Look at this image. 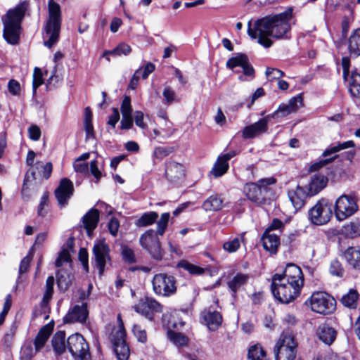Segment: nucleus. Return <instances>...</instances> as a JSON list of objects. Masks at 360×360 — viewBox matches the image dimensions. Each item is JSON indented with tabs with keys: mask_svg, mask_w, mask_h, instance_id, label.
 <instances>
[{
	"mask_svg": "<svg viewBox=\"0 0 360 360\" xmlns=\"http://www.w3.org/2000/svg\"><path fill=\"white\" fill-rule=\"evenodd\" d=\"M292 17V10L288 8L283 13L258 19L253 24L249 21L248 34L251 39H257V42L264 48H269L273 45L271 37L275 39L290 38V20Z\"/></svg>",
	"mask_w": 360,
	"mask_h": 360,
	"instance_id": "1",
	"label": "nucleus"
},
{
	"mask_svg": "<svg viewBox=\"0 0 360 360\" xmlns=\"http://www.w3.org/2000/svg\"><path fill=\"white\" fill-rule=\"evenodd\" d=\"M28 8V1H23L13 9L8 10L6 15L2 18L3 37L7 43L11 45L19 43L21 23Z\"/></svg>",
	"mask_w": 360,
	"mask_h": 360,
	"instance_id": "2",
	"label": "nucleus"
},
{
	"mask_svg": "<svg viewBox=\"0 0 360 360\" xmlns=\"http://www.w3.org/2000/svg\"><path fill=\"white\" fill-rule=\"evenodd\" d=\"M48 11L49 18L44 28V44L48 48H51L58 41L61 25V11L59 4L53 0L49 1Z\"/></svg>",
	"mask_w": 360,
	"mask_h": 360,
	"instance_id": "3",
	"label": "nucleus"
},
{
	"mask_svg": "<svg viewBox=\"0 0 360 360\" xmlns=\"http://www.w3.org/2000/svg\"><path fill=\"white\" fill-rule=\"evenodd\" d=\"M274 177L264 178L257 182L247 183L243 186V192L247 198L257 204H264L270 199L273 193L272 186L275 185Z\"/></svg>",
	"mask_w": 360,
	"mask_h": 360,
	"instance_id": "4",
	"label": "nucleus"
},
{
	"mask_svg": "<svg viewBox=\"0 0 360 360\" xmlns=\"http://www.w3.org/2000/svg\"><path fill=\"white\" fill-rule=\"evenodd\" d=\"M302 286L292 281H285L279 274H274L272 278V293L281 303L288 304L293 301L300 295Z\"/></svg>",
	"mask_w": 360,
	"mask_h": 360,
	"instance_id": "5",
	"label": "nucleus"
},
{
	"mask_svg": "<svg viewBox=\"0 0 360 360\" xmlns=\"http://www.w3.org/2000/svg\"><path fill=\"white\" fill-rule=\"evenodd\" d=\"M118 326L112 329L109 340L117 360H128L130 356L129 347L127 343V334L121 315H117Z\"/></svg>",
	"mask_w": 360,
	"mask_h": 360,
	"instance_id": "6",
	"label": "nucleus"
},
{
	"mask_svg": "<svg viewBox=\"0 0 360 360\" xmlns=\"http://www.w3.org/2000/svg\"><path fill=\"white\" fill-rule=\"evenodd\" d=\"M305 304L318 314L327 315L333 313L336 308V301L329 294L317 291L305 301Z\"/></svg>",
	"mask_w": 360,
	"mask_h": 360,
	"instance_id": "7",
	"label": "nucleus"
},
{
	"mask_svg": "<svg viewBox=\"0 0 360 360\" xmlns=\"http://www.w3.org/2000/svg\"><path fill=\"white\" fill-rule=\"evenodd\" d=\"M297 343L291 334L282 333L274 349L276 360H294Z\"/></svg>",
	"mask_w": 360,
	"mask_h": 360,
	"instance_id": "8",
	"label": "nucleus"
},
{
	"mask_svg": "<svg viewBox=\"0 0 360 360\" xmlns=\"http://www.w3.org/2000/svg\"><path fill=\"white\" fill-rule=\"evenodd\" d=\"M359 209L356 198L351 194H342L335 200V215L338 221H343L354 214Z\"/></svg>",
	"mask_w": 360,
	"mask_h": 360,
	"instance_id": "9",
	"label": "nucleus"
},
{
	"mask_svg": "<svg viewBox=\"0 0 360 360\" xmlns=\"http://www.w3.org/2000/svg\"><path fill=\"white\" fill-rule=\"evenodd\" d=\"M67 348L75 360L90 359L89 345L84 337L79 333L69 336L67 340Z\"/></svg>",
	"mask_w": 360,
	"mask_h": 360,
	"instance_id": "10",
	"label": "nucleus"
},
{
	"mask_svg": "<svg viewBox=\"0 0 360 360\" xmlns=\"http://www.w3.org/2000/svg\"><path fill=\"white\" fill-rule=\"evenodd\" d=\"M153 289L158 295L169 297L176 291V279L169 274H158L152 280Z\"/></svg>",
	"mask_w": 360,
	"mask_h": 360,
	"instance_id": "11",
	"label": "nucleus"
},
{
	"mask_svg": "<svg viewBox=\"0 0 360 360\" xmlns=\"http://www.w3.org/2000/svg\"><path fill=\"white\" fill-rule=\"evenodd\" d=\"M158 235L154 230L148 229L141 236L139 242L154 259L159 261L163 257V250Z\"/></svg>",
	"mask_w": 360,
	"mask_h": 360,
	"instance_id": "12",
	"label": "nucleus"
},
{
	"mask_svg": "<svg viewBox=\"0 0 360 360\" xmlns=\"http://www.w3.org/2000/svg\"><path fill=\"white\" fill-rule=\"evenodd\" d=\"M331 205L324 199L319 200L309 211V219L315 225L327 224L332 217Z\"/></svg>",
	"mask_w": 360,
	"mask_h": 360,
	"instance_id": "13",
	"label": "nucleus"
},
{
	"mask_svg": "<svg viewBox=\"0 0 360 360\" xmlns=\"http://www.w3.org/2000/svg\"><path fill=\"white\" fill-rule=\"evenodd\" d=\"M110 247L104 239L96 241L93 247L94 266L102 276L107 262L110 261Z\"/></svg>",
	"mask_w": 360,
	"mask_h": 360,
	"instance_id": "14",
	"label": "nucleus"
},
{
	"mask_svg": "<svg viewBox=\"0 0 360 360\" xmlns=\"http://www.w3.org/2000/svg\"><path fill=\"white\" fill-rule=\"evenodd\" d=\"M134 310L148 319H153L154 313H160L162 306L160 303L152 297L141 299L134 307Z\"/></svg>",
	"mask_w": 360,
	"mask_h": 360,
	"instance_id": "15",
	"label": "nucleus"
},
{
	"mask_svg": "<svg viewBox=\"0 0 360 360\" xmlns=\"http://www.w3.org/2000/svg\"><path fill=\"white\" fill-rule=\"evenodd\" d=\"M54 278L50 276L47 278L46 281V290L43 295V298L40 302V310H34L33 314L35 317L45 315L44 319H48L50 311L49 302L52 298L53 294Z\"/></svg>",
	"mask_w": 360,
	"mask_h": 360,
	"instance_id": "16",
	"label": "nucleus"
},
{
	"mask_svg": "<svg viewBox=\"0 0 360 360\" xmlns=\"http://www.w3.org/2000/svg\"><path fill=\"white\" fill-rule=\"evenodd\" d=\"M74 186L68 178H63L60 181L58 186L55 190L54 194L60 207L68 205L69 199L73 195Z\"/></svg>",
	"mask_w": 360,
	"mask_h": 360,
	"instance_id": "17",
	"label": "nucleus"
},
{
	"mask_svg": "<svg viewBox=\"0 0 360 360\" xmlns=\"http://www.w3.org/2000/svg\"><path fill=\"white\" fill-rule=\"evenodd\" d=\"M236 155V153L232 151L219 156L211 171L209 172L208 176L210 178H219L225 174L229 168V160Z\"/></svg>",
	"mask_w": 360,
	"mask_h": 360,
	"instance_id": "18",
	"label": "nucleus"
},
{
	"mask_svg": "<svg viewBox=\"0 0 360 360\" xmlns=\"http://www.w3.org/2000/svg\"><path fill=\"white\" fill-rule=\"evenodd\" d=\"M88 315L87 304L82 303V305H75L72 307L63 318V321L65 323L76 322L84 323L86 322Z\"/></svg>",
	"mask_w": 360,
	"mask_h": 360,
	"instance_id": "19",
	"label": "nucleus"
},
{
	"mask_svg": "<svg viewBox=\"0 0 360 360\" xmlns=\"http://www.w3.org/2000/svg\"><path fill=\"white\" fill-rule=\"evenodd\" d=\"M302 97L298 95L290 99L288 103H281L278 109L269 117H283L295 112L302 105Z\"/></svg>",
	"mask_w": 360,
	"mask_h": 360,
	"instance_id": "20",
	"label": "nucleus"
},
{
	"mask_svg": "<svg viewBox=\"0 0 360 360\" xmlns=\"http://www.w3.org/2000/svg\"><path fill=\"white\" fill-rule=\"evenodd\" d=\"M288 196L295 211L300 210L304 205L306 199L310 197L306 188L300 185L295 188L289 189Z\"/></svg>",
	"mask_w": 360,
	"mask_h": 360,
	"instance_id": "21",
	"label": "nucleus"
},
{
	"mask_svg": "<svg viewBox=\"0 0 360 360\" xmlns=\"http://www.w3.org/2000/svg\"><path fill=\"white\" fill-rule=\"evenodd\" d=\"M185 176L184 166L175 161H169L165 167V176L173 184H178Z\"/></svg>",
	"mask_w": 360,
	"mask_h": 360,
	"instance_id": "22",
	"label": "nucleus"
},
{
	"mask_svg": "<svg viewBox=\"0 0 360 360\" xmlns=\"http://www.w3.org/2000/svg\"><path fill=\"white\" fill-rule=\"evenodd\" d=\"M227 68L233 69L236 67H241L245 75L253 77L254 69L249 63L248 58L245 54L239 53L235 57H232L226 62Z\"/></svg>",
	"mask_w": 360,
	"mask_h": 360,
	"instance_id": "23",
	"label": "nucleus"
},
{
	"mask_svg": "<svg viewBox=\"0 0 360 360\" xmlns=\"http://www.w3.org/2000/svg\"><path fill=\"white\" fill-rule=\"evenodd\" d=\"M268 129V117L262 118L257 122L245 127L242 132L244 139H253L264 133Z\"/></svg>",
	"mask_w": 360,
	"mask_h": 360,
	"instance_id": "24",
	"label": "nucleus"
},
{
	"mask_svg": "<svg viewBox=\"0 0 360 360\" xmlns=\"http://www.w3.org/2000/svg\"><path fill=\"white\" fill-rule=\"evenodd\" d=\"M100 219V212L96 208L90 209L82 218L84 228L88 236L91 237L94 230L97 227Z\"/></svg>",
	"mask_w": 360,
	"mask_h": 360,
	"instance_id": "25",
	"label": "nucleus"
},
{
	"mask_svg": "<svg viewBox=\"0 0 360 360\" xmlns=\"http://www.w3.org/2000/svg\"><path fill=\"white\" fill-rule=\"evenodd\" d=\"M328 184V178L323 175L314 174L311 176L307 186H305L307 194L310 197L318 194Z\"/></svg>",
	"mask_w": 360,
	"mask_h": 360,
	"instance_id": "26",
	"label": "nucleus"
},
{
	"mask_svg": "<svg viewBox=\"0 0 360 360\" xmlns=\"http://www.w3.org/2000/svg\"><path fill=\"white\" fill-rule=\"evenodd\" d=\"M282 275V278L285 281H292L293 283L304 285L303 274L301 269L294 264H288Z\"/></svg>",
	"mask_w": 360,
	"mask_h": 360,
	"instance_id": "27",
	"label": "nucleus"
},
{
	"mask_svg": "<svg viewBox=\"0 0 360 360\" xmlns=\"http://www.w3.org/2000/svg\"><path fill=\"white\" fill-rule=\"evenodd\" d=\"M223 317L221 313L215 309L210 308L206 315L204 316V322L210 331H216L221 326Z\"/></svg>",
	"mask_w": 360,
	"mask_h": 360,
	"instance_id": "28",
	"label": "nucleus"
},
{
	"mask_svg": "<svg viewBox=\"0 0 360 360\" xmlns=\"http://www.w3.org/2000/svg\"><path fill=\"white\" fill-rule=\"evenodd\" d=\"M53 329V321L44 326L38 332L34 345L36 352H39L45 345Z\"/></svg>",
	"mask_w": 360,
	"mask_h": 360,
	"instance_id": "29",
	"label": "nucleus"
},
{
	"mask_svg": "<svg viewBox=\"0 0 360 360\" xmlns=\"http://www.w3.org/2000/svg\"><path fill=\"white\" fill-rule=\"evenodd\" d=\"M249 276L238 273L227 282V286L231 292L232 297L236 298L238 290L243 288L248 282Z\"/></svg>",
	"mask_w": 360,
	"mask_h": 360,
	"instance_id": "30",
	"label": "nucleus"
},
{
	"mask_svg": "<svg viewBox=\"0 0 360 360\" xmlns=\"http://www.w3.org/2000/svg\"><path fill=\"white\" fill-rule=\"evenodd\" d=\"M264 248L271 253H276L280 245V238L277 234L265 231L262 236Z\"/></svg>",
	"mask_w": 360,
	"mask_h": 360,
	"instance_id": "31",
	"label": "nucleus"
},
{
	"mask_svg": "<svg viewBox=\"0 0 360 360\" xmlns=\"http://www.w3.org/2000/svg\"><path fill=\"white\" fill-rule=\"evenodd\" d=\"M316 334L319 340L328 345H331L336 338L335 330L327 324L320 325L317 328Z\"/></svg>",
	"mask_w": 360,
	"mask_h": 360,
	"instance_id": "32",
	"label": "nucleus"
},
{
	"mask_svg": "<svg viewBox=\"0 0 360 360\" xmlns=\"http://www.w3.org/2000/svg\"><path fill=\"white\" fill-rule=\"evenodd\" d=\"M344 257L354 269H360V248L349 247L344 252Z\"/></svg>",
	"mask_w": 360,
	"mask_h": 360,
	"instance_id": "33",
	"label": "nucleus"
},
{
	"mask_svg": "<svg viewBox=\"0 0 360 360\" xmlns=\"http://www.w3.org/2000/svg\"><path fill=\"white\" fill-rule=\"evenodd\" d=\"M51 344L56 355H61L65 351V333L62 330L56 332L52 338Z\"/></svg>",
	"mask_w": 360,
	"mask_h": 360,
	"instance_id": "34",
	"label": "nucleus"
},
{
	"mask_svg": "<svg viewBox=\"0 0 360 360\" xmlns=\"http://www.w3.org/2000/svg\"><path fill=\"white\" fill-rule=\"evenodd\" d=\"M348 51L350 56H360V28L355 30L349 37Z\"/></svg>",
	"mask_w": 360,
	"mask_h": 360,
	"instance_id": "35",
	"label": "nucleus"
},
{
	"mask_svg": "<svg viewBox=\"0 0 360 360\" xmlns=\"http://www.w3.org/2000/svg\"><path fill=\"white\" fill-rule=\"evenodd\" d=\"M349 91L354 97L360 98V74L352 71L347 77Z\"/></svg>",
	"mask_w": 360,
	"mask_h": 360,
	"instance_id": "36",
	"label": "nucleus"
},
{
	"mask_svg": "<svg viewBox=\"0 0 360 360\" xmlns=\"http://www.w3.org/2000/svg\"><path fill=\"white\" fill-rule=\"evenodd\" d=\"M203 272H204V278L206 279V282L208 283L209 282V279L212 278V277H215L214 280V283H210V284H208L205 287V289L206 290H211L214 288H215L216 286H218L220 285V283H221V278L218 276V272H219V270L217 269V268L214 266H212V268H204V270H203Z\"/></svg>",
	"mask_w": 360,
	"mask_h": 360,
	"instance_id": "37",
	"label": "nucleus"
},
{
	"mask_svg": "<svg viewBox=\"0 0 360 360\" xmlns=\"http://www.w3.org/2000/svg\"><path fill=\"white\" fill-rule=\"evenodd\" d=\"M340 233L349 238L360 236V222L358 220H354L344 225L340 230Z\"/></svg>",
	"mask_w": 360,
	"mask_h": 360,
	"instance_id": "38",
	"label": "nucleus"
},
{
	"mask_svg": "<svg viewBox=\"0 0 360 360\" xmlns=\"http://www.w3.org/2000/svg\"><path fill=\"white\" fill-rule=\"evenodd\" d=\"M158 218V214L156 212H148L143 213L135 221V225L138 227H146L153 224Z\"/></svg>",
	"mask_w": 360,
	"mask_h": 360,
	"instance_id": "39",
	"label": "nucleus"
},
{
	"mask_svg": "<svg viewBox=\"0 0 360 360\" xmlns=\"http://www.w3.org/2000/svg\"><path fill=\"white\" fill-rule=\"evenodd\" d=\"M248 359V360H268L266 351L259 344L252 345L249 348Z\"/></svg>",
	"mask_w": 360,
	"mask_h": 360,
	"instance_id": "40",
	"label": "nucleus"
},
{
	"mask_svg": "<svg viewBox=\"0 0 360 360\" xmlns=\"http://www.w3.org/2000/svg\"><path fill=\"white\" fill-rule=\"evenodd\" d=\"M84 127L86 131V139L94 138L92 112L89 107H86L84 109Z\"/></svg>",
	"mask_w": 360,
	"mask_h": 360,
	"instance_id": "41",
	"label": "nucleus"
},
{
	"mask_svg": "<svg viewBox=\"0 0 360 360\" xmlns=\"http://www.w3.org/2000/svg\"><path fill=\"white\" fill-rule=\"evenodd\" d=\"M223 200L217 195H212L204 201V210L218 211L222 207Z\"/></svg>",
	"mask_w": 360,
	"mask_h": 360,
	"instance_id": "42",
	"label": "nucleus"
},
{
	"mask_svg": "<svg viewBox=\"0 0 360 360\" xmlns=\"http://www.w3.org/2000/svg\"><path fill=\"white\" fill-rule=\"evenodd\" d=\"M355 147V143L353 141H347L343 143H338L335 146H331L328 147L325 151L323 153V157H327L332 154L336 153L342 150L347 149L349 148Z\"/></svg>",
	"mask_w": 360,
	"mask_h": 360,
	"instance_id": "43",
	"label": "nucleus"
},
{
	"mask_svg": "<svg viewBox=\"0 0 360 360\" xmlns=\"http://www.w3.org/2000/svg\"><path fill=\"white\" fill-rule=\"evenodd\" d=\"M167 335L171 342L178 347L186 346L188 342V337L181 333L169 330Z\"/></svg>",
	"mask_w": 360,
	"mask_h": 360,
	"instance_id": "44",
	"label": "nucleus"
},
{
	"mask_svg": "<svg viewBox=\"0 0 360 360\" xmlns=\"http://www.w3.org/2000/svg\"><path fill=\"white\" fill-rule=\"evenodd\" d=\"M16 330H17V327L13 323L10 327V328L5 333L4 337L1 340V343L4 347V350L11 349V348L13 345V339L15 335Z\"/></svg>",
	"mask_w": 360,
	"mask_h": 360,
	"instance_id": "45",
	"label": "nucleus"
},
{
	"mask_svg": "<svg viewBox=\"0 0 360 360\" xmlns=\"http://www.w3.org/2000/svg\"><path fill=\"white\" fill-rule=\"evenodd\" d=\"M358 296L359 295L357 291L351 289L346 295L342 296L341 302L347 307L354 309L356 307Z\"/></svg>",
	"mask_w": 360,
	"mask_h": 360,
	"instance_id": "46",
	"label": "nucleus"
},
{
	"mask_svg": "<svg viewBox=\"0 0 360 360\" xmlns=\"http://www.w3.org/2000/svg\"><path fill=\"white\" fill-rule=\"evenodd\" d=\"M58 285L60 288L67 290L72 283L70 274L63 269H59L56 274Z\"/></svg>",
	"mask_w": 360,
	"mask_h": 360,
	"instance_id": "47",
	"label": "nucleus"
},
{
	"mask_svg": "<svg viewBox=\"0 0 360 360\" xmlns=\"http://www.w3.org/2000/svg\"><path fill=\"white\" fill-rule=\"evenodd\" d=\"M176 267L184 269L192 276H200L202 274V268L191 264L184 259L179 261L176 264Z\"/></svg>",
	"mask_w": 360,
	"mask_h": 360,
	"instance_id": "48",
	"label": "nucleus"
},
{
	"mask_svg": "<svg viewBox=\"0 0 360 360\" xmlns=\"http://www.w3.org/2000/svg\"><path fill=\"white\" fill-rule=\"evenodd\" d=\"M131 51V47L126 44H121L117 46L115 49L112 51H105L103 57H105L106 59L109 61L110 58L108 57V55H115V56H121V55H128Z\"/></svg>",
	"mask_w": 360,
	"mask_h": 360,
	"instance_id": "49",
	"label": "nucleus"
},
{
	"mask_svg": "<svg viewBox=\"0 0 360 360\" xmlns=\"http://www.w3.org/2000/svg\"><path fill=\"white\" fill-rule=\"evenodd\" d=\"M170 214L169 212L162 213L159 220L157 219V231H155L160 236H163L169 220Z\"/></svg>",
	"mask_w": 360,
	"mask_h": 360,
	"instance_id": "50",
	"label": "nucleus"
},
{
	"mask_svg": "<svg viewBox=\"0 0 360 360\" xmlns=\"http://www.w3.org/2000/svg\"><path fill=\"white\" fill-rule=\"evenodd\" d=\"M38 352L33 349L31 343L25 344L22 347L20 352V360H32Z\"/></svg>",
	"mask_w": 360,
	"mask_h": 360,
	"instance_id": "51",
	"label": "nucleus"
},
{
	"mask_svg": "<svg viewBox=\"0 0 360 360\" xmlns=\"http://www.w3.org/2000/svg\"><path fill=\"white\" fill-rule=\"evenodd\" d=\"M42 72L39 68H35L33 72L32 91L35 94L37 89L44 83Z\"/></svg>",
	"mask_w": 360,
	"mask_h": 360,
	"instance_id": "52",
	"label": "nucleus"
},
{
	"mask_svg": "<svg viewBox=\"0 0 360 360\" xmlns=\"http://www.w3.org/2000/svg\"><path fill=\"white\" fill-rule=\"evenodd\" d=\"M240 246V239L239 238H234L226 242L223 245V248L225 251L233 253L235 252Z\"/></svg>",
	"mask_w": 360,
	"mask_h": 360,
	"instance_id": "53",
	"label": "nucleus"
},
{
	"mask_svg": "<svg viewBox=\"0 0 360 360\" xmlns=\"http://www.w3.org/2000/svg\"><path fill=\"white\" fill-rule=\"evenodd\" d=\"M132 332L139 342L145 343L147 341L146 331L140 325L134 324L132 328Z\"/></svg>",
	"mask_w": 360,
	"mask_h": 360,
	"instance_id": "54",
	"label": "nucleus"
},
{
	"mask_svg": "<svg viewBox=\"0 0 360 360\" xmlns=\"http://www.w3.org/2000/svg\"><path fill=\"white\" fill-rule=\"evenodd\" d=\"M122 256L123 260L129 264L136 262V258L132 249L127 246H124L122 249Z\"/></svg>",
	"mask_w": 360,
	"mask_h": 360,
	"instance_id": "55",
	"label": "nucleus"
},
{
	"mask_svg": "<svg viewBox=\"0 0 360 360\" xmlns=\"http://www.w3.org/2000/svg\"><path fill=\"white\" fill-rule=\"evenodd\" d=\"M329 271L333 276L338 277H342L344 274V269L340 262L337 259L331 262Z\"/></svg>",
	"mask_w": 360,
	"mask_h": 360,
	"instance_id": "56",
	"label": "nucleus"
},
{
	"mask_svg": "<svg viewBox=\"0 0 360 360\" xmlns=\"http://www.w3.org/2000/svg\"><path fill=\"white\" fill-rule=\"evenodd\" d=\"M71 262V257L70 254L69 253L68 250L66 249H63L58 257V258L56 260L55 265L56 267L59 268L62 266L64 262Z\"/></svg>",
	"mask_w": 360,
	"mask_h": 360,
	"instance_id": "57",
	"label": "nucleus"
},
{
	"mask_svg": "<svg viewBox=\"0 0 360 360\" xmlns=\"http://www.w3.org/2000/svg\"><path fill=\"white\" fill-rule=\"evenodd\" d=\"M336 158V155L333 156L330 158H326L319 160L314 163H312L309 167L310 172H316L319 170V169L322 168L323 167L327 165L330 162H331L335 158Z\"/></svg>",
	"mask_w": 360,
	"mask_h": 360,
	"instance_id": "58",
	"label": "nucleus"
},
{
	"mask_svg": "<svg viewBox=\"0 0 360 360\" xmlns=\"http://www.w3.org/2000/svg\"><path fill=\"white\" fill-rule=\"evenodd\" d=\"M174 151L173 147H157L154 150V155L158 159H162Z\"/></svg>",
	"mask_w": 360,
	"mask_h": 360,
	"instance_id": "59",
	"label": "nucleus"
},
{
	"mask_svg": "<svg viewBox=\"0 0 360 360\" xmlns=\"http://www.w3.org/2000/svg\"><path fill=\"white\" fill-rule=\"evenodd\" d=\"M265 74L270 80L278 79L285 75L281 70L271 68H267Z\"/></svg>",
	"mask_w": 360,
	"mask_h": 360,
	"instance_id": "60",
	"label": "nucleus"
},
{
	"mask_svg": "<svg viewBox=\"0 0 360 360\" xmlns=\"http://www.w3.org/2000/svg\"><path fill=\"white\" fill-rule=\"evenodd\" d=\"M121 112L122 115H131L132 108L131 105V98L129 96H125L122 100Z\"/></svg>",
	"mask_w": 360,
	"mask_h": 360,
	"instance_id": "61",
	"label": "nucleus"
},
{
	"mask_svg": "<svg viewBox=\"0 0 360 360\" xmlns=\"http://www.w3.org/2000/svg\"><path fill=\"white\" fill-rule=\"evenodd\" d=\"M108 228L110 234L113 236H116L120 228L118 219L115 217H112L108 224Z\"/></svg>",
	"mask_w": 360,
	"mask_h": 360,
	"instance_id": "62",
	"label": "nucleus"
},
{
	"mask_svg": "<svg viewBox=\"0 0 360 360\" xmlns=\"http://www.w3.org/2000/svg\"><path fill=\"white\" fill-rule=\"evenodd\" d=\"M8 89L12 95H19L20 92V83L15 79H11L8 83Z\"/></svg>",
	"mask_w": 360,
	"mask_h": 360,
	"instance_id": "63",
	"label": "nucleus"
},
{
	"mask_svg": "<svg viewBox=\"0 0 360 360\" xmlns=\"http://www.w3.org/2000/svg\"><path fill=\"white\" fill-rule=\"evenodd\" d=\"M140 69L141 70L140 76L145 79H147L148 75L155 70V65L149 62Z\"/></svg>",
	"mask_w": 360,
	"mask_h": 360,
	"instance_id": "64",
	"label": "nucleus"
}]
</instances>
